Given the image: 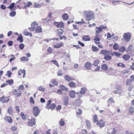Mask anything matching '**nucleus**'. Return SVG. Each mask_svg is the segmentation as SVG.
Returning <instances> with one entry per match:
<instances>
[{
  "label": "nucleus",
  "instance_id": "22",
  "mask_svg": "<svg viewBox=\"0 0 134 134\" xmlns=\"http://www.w3.org/2000/svg\"><path fill=\"white\" fill-rule=\"evenodd\" d=\"M35 31L37 33L41 32H42V28L40 26H37L35 30Z\"/></svg>",
  "mask_w": 134,
  "mask_h": 134
},
{
  "label": "nucleus",
  "instance_id": "10",
  "mask_svg": "<svg viewBox=\"0 0 134 134\" xmlns=\"http://www.w3.org/2000/svg\"><path fill=\"white\" fill-rule=\"evenodd\" d=\"M4 119L6 121H7L9 123H11L13 121L12 119L10 116H5L4 118Z\"/></svg>",
  "mask_w": 134,
  "mask_h": 134
},
{
  "label": "nucleus",
  "instance_id": "47",
  "mask_svg": "<svg viewBox=\"0 0 134 134\" xmlns=\"http://www.w3.org/2000/svg\"><path fill=\"white\" fill-rule=\"evenodd\" d=\"M132 81L131 79H128L127 80L126 84L127 85H129L131 84Z\"/></svg>",
  "mask_w": 134,
  "mask_h": 134
},
{
  "label": "nucleus",
  "instance_id": "20",
  "mask_svg": "<svg viewBox=\"0 0 134 134\" xmlns=\"http://www.w3.org/2000/svg\"><path fill=\"white\" fill-rule=\"evenodd\" d=\"M130 57V56L127 54L124 55L122 57V58L124 60H127L129 59Z\"/></svg>",
  "mask_w": 134,
  "mask_h": 134
},
{
  "label": "nucleus",
  "instance_id": "56",
  "mask_svg": "<svg viewBox=\"0 0 134 134\" xmlns=\"http://www.w3.org/2000/svg\"><path fill=\"white\" fill-rule=\"evenodd\" d=\"M118 66H121L122 68H124L125 66V65L122 63H120L118 64Z\"/></svg>",
  "mask_w": 134,
  "mask_h": 134
},
{
  "label": "nucleus",
  "instance_id": "30",
  "mask_svg": "<svg viewBox=\"0 0 134 134\" xmlns=\"http://www.w3.org/2000/svg\"><path fill=\"white\" fill-rule=\"evenodd\" d=\"M24 34L26 36H30L31 37H32V34L31 33L29 32L28 31H26V30L24 31Z\"/></svg>",
  "mask_w": 134,
  "mask_h": 134
},
{
  "label": "nucleus",
  "instance_id": "45",
  "mask_svg": "<svg viewBox=\"0 0 134 134\" xmlns=\"http://www.w3.org/2000/svg\"><path fill=\"white\" fill-rule=\"evenodd\" d=\"M94 40V41H99L100 40V38H99V35H96Z\"/></svg>",
  "mask_w": 134,
  "mask_h": 134
},
{
  "label": "nucleus",
  "instance_id": "27",
  "mask_svg": "<svg viewBox=\"0 0 134 134\" xmlns=\"http://www.w3.org/2000/svg\"><path fill=\"white\" fill-rule=\"evenodd\" d=\"M100 62L99 60L98 59H97L95 60L94 62V63L93 64L94 66H98V64Z\"/></svg>",
  "mask_w": 134,
  "mask_h": 134
},
{
  "label": "nucleus",
  "instance_id": "12",
  "mask_svg": "<svg viewBox=\"0 0 134 134\" xmlns=\"http://www.w3.org/2000/svg\"><path fill=\"white\" fill-rule=\"evenodd\" d=\"M87 90V89L85 87H82L81 88V90L80 91V93L81 94H85Z\"/></svg>",
  "mask_w": 134,
  "mask_h": 134
},
{
  "label": "nucleus",
  "instance_id": "9",
  "mask_svg": "<svg viewBox=\"0 0 134 134\" xmlns=\"http://www.w3.org/2000/svg\"><path fill=\"white\" fill-rule=\"evenodd\" d=\"M75 91L74 90H71L69 92V93L70 96L72 98H74L75 97Z\"/></svg>",
  "mask_w": 134,
  "mask_h": 134
},
{
  "label": "nucleus",
  "instance_id": "48",
  "mask_svg": "<svg viewBox=\"0 0 134 134\" xmlns=\"http://www.w3.org/2000/svg\"><path fill=\"white\" fill-rule=\"evenodd\" d=\"M107 102L108 103H114L115 102L113 100V99L111 98H110L108 100Z\"/></svg>",
  "mask_w": 134,
  "mask_h": 134
},
{
  "label": "nucleus",
  "instance_id": "34",
  "mask_svg": "<svg viewBox=\"0 0 134 134\" xmlns=\"http://www.w3.org/2000/svg\"><path fill=\"white\" fill-rule=\"evenodd\" d=\"M0 102H1L2 103H4L8 102V100L5 101L4 97L2 96L0 98Z\"/></svg>",
  "mask_w": 134,
  "mask_h": 134
},
{
  "label": "nucleus",
  "instance_id": "43",
  "mask_svg": "<svg viewBox=\"0 0 134 134\" xmlns=\"http://www.w3.org/2000/svg\"><path fill=\"white\" fill-rule=\"evenodd\" d=\"M15 4L14 3H12L7 8L10 9H13L14 6Z\"/></svg>",
  "mask_w": 134,
  "mask_h": 134
},
{
  "label": "nucleus",
  "instance_id": "53",
  "mask_svg": "<svg viewBox=\"0 0 134 134\" xmlns=\"http://www.w3.org/2000/svg\"><path fill=\"white\" fill-rule=\"evenodd\" d=\"M82 113V111L81 109H80V108H79L78 109V111L76 113L78 115H80Z\"/></svg>",
  "mask_w": 134,
  "mask_h": 134
},
{
  "label": "nucleus",
  "instance_id": "58",
  "mask_svg": "<svg viewBox=\"0 0 134 134\" xmlns=\"http://www.w3.org/2000/svg\"><path fill=\"white\" fill-rule=\"evenodd\" d=\"M10 56L12 57V58H11L9 60V61L10 62H11L13 60H14L15 58L14 57V56L13 55L11 54L10 55Z\"/></svg>",
  "mask_w": 134,
  "mask_h": 134
},
{
  "label": "nucleus",
  "instance_id": "63",
  "mask_svg": "<svg viewBox=\"0 0 134 134\" xmlns=\"http://www.w3.org/2000/svg\"><path fill=\"white\" fill-rule=\"evenodd\" d=\"M30 103H32V104L34 103V99H33V97H30Z\"/></svg>",
  "mask_w": 134,
  "mask_h": 134
},
{
  "label": "nucleus",
  "instance_id": "37",
  "mask_svg": "<svg viewBox=\"0 0 134 134\" xmlns=\"http://www.w3.org/2000/svg\"><path fill=\"white\" fill-rule=\"evenodd\" d=\"M111 54L112 55H115L116 57H119L121 55V54L119 53L114 52H113Z\"/></svg>",
  "mask_w": 134,
  "mask_h": 134
},
{
  "label": "nucleus",
  "instance_id": "35",
  "mask_svg": "<svg viewBox=\"0 0 134 134\" xmlns=\"http://www.w3.org/2000/svg\"><path fill=\"white\" fill-rule=\"evenodd\" d=\"M119 46L118 43H115L113 46V48L115 50H117L119 48Z\"/></svg>",
  "mask_w": 134,
  "mask_h": 134
},
{
  "label": "nucleus",
  "instance_id": "25",
  "mask_svg": "<svg viewBox=\"0 0 134 134\" xmlns=\"http://www.w3.org/2000/svg\"><path fill=\"white\" fill-rule=\"evenodd\" d=\"M91 64L90 62H86L85 64L84 67L87 69H89L91 66Z\"/></svg>",
  "mask_w": 134,
  "mask_h": 134
},
{
  "label": "nucleus",
  "instance_id": "8",
  "mask_svg": "<svg viewBox=\"0 0 134 134\" xmlns=\"http://www.w3.org/2000/svg\"><path fill=\"white\" fill-rule=\"evenodd\" d=\"M102 121L103 120H100L97 123V125L100 128L103 127L104 126L105 122Z\"/></svg>",
  "mask_w": 134,
  "mask_h": 134
},
{
  "label": "nucleus",
  "instance_id": "23",
  "mask_svg": "<svg viewBox=\"0 0 134 134\" xmlns=\"http://www.w3.org/2000/svg\"><path fill=\"white\" fill-rule=\"evenodd\" d=\"M12 108L10 107L9 108L7 112L8 114L10 115H13V112L12 110Z\"/></svg>",
  "mask_w": 134,
  "mask_h": 134
},
{
  "label": "nucleus",
  "instance_id": "17",
  "mask_svg": "<svg viewBox=\"0 0 134 134\" xmlns=\"http://www.w3.org/2000/svg\"><path fill=\"white\" fill-rule=\"evenodd\" d=\"M104 59L106 61H109L111 59L112 57L110 55H106L104 57Z\"/></svg>",
  "mask_w": 134,
  "mask_h": 134
},
{
  "label": "nucleus",
  "instance_id": "57",
  "mask_svg": "<svg viewBox=\"0 0 134 134\" xmlns=\"http://www.w3.org/2000/svg\"><path fill=\"white\" fill-rule=\"evenodd\" d=\"M11 129L12 131H14L17 130V127L16 126H13L11 127Z\"/></svg>",
  "mask_w": 134,
  "mask_h": 134
},
{
  "label": "nucleus",
  "instance_id": "40",
  "mask_svg": "<svg viewBox=\"0 0 134 134\" xmlns=\"http://www.w3.org/2000/svg\"><path fill=\"white\" fill-rule=\"evenodd\" d=\"M16 14V12L15 11H12L10 12L9 13L10 16L12 17H14Z\"/></svg>",
  "mask_w": 134,
  "mask_h": 134
},
{
  "label": "nucleus",
  "instance_id": "13",
  "mask_svg": "<svg viewBox=\"0 0 134 134\" xmlns=\"http://www.w3.org/2000/svg\"><path fill=\"white\" fill-rule=\"evenodd\" d=\"M63 30L62 29H59L57 30V33L59 36H61L63 34Z\"/></svg>",
  "mask_w": 134,
  "mask_h": 134
},
{
  "label": "nucleus",
  "instance_id": "2",
  "mask_svg": "<svg viewBox=\"0 0 134 134\" xmlns=\"http://www.w3.org/2000/svg\"><path fill=\"white\" fill-rule=\"evenodd\" d=\"M131 37V35L129 32L124 33L123 35V39L125 41L128 42L130 41Z\"/></svg>",
  "mask_w": 134,
  "mask_h": 134
},
{
  "label": "nucleus",
  "instance_id": "38",
  "mask_svg": "<svg viewBox=\"0 0 134 134\" xmlns=\"http://www.w3.org/2000/svg\"><path fill=\"white\" fill-rule=\"evenodd\" d=\"M92 50L94 52H96L99 50V49L96 47L93 46L92 47Z\"/></svg>",
  "mask_w": 134,
  "mask_h": 134
},
{
  "label": "nucleus",
  "instance_id": "55",
  "mask_svg": "<svg viewBox=\"0 0 134 134\" xmlns=\"http://www.w3.org/2000/svg\"><path fill=\"white\" fill-rule=\"evenodd\" d=\"M62 71L61 70H60L58 72L57 76H61L63 74L62 73Z\"/></svg>",
  "mask_w": 134,
  "mask_h": 134
},
{
  "label": "nucleus",
  "instance_id": "59",
  "mask_svg": "<svg viewBox=\"0 0 134 134\" xmlns=\"http://www.w3.org/2000/svg\"><path fill=\"white\" fill-rule=\"evenodd\" d=\"M11 74L12 73L11 71H7V74L5 75L8 76L9 77H10Z\"/></svg>",
  "mask_w": 134,
  "mask_h": 134
},
{
  "label": "nucleus",
  "instance_id": "21",
  "mask_svg": "<svg viewBox=\"0 0 134 134\" xmlns=\"http://www.w3.org/2000/svg\"><path fill=\"white\" fill-rule=\"evenodd\" d=\"M61 90H65L66 91H67L68 90V88L64 86V85H61L59 86Z\"/></svg>",
  "mask_w": 134,
  "mask_h": 134
},
{
  "label": "nucleus",
  "instance_id": "6",
  "mask_svg": "<svg viewBox=\"0 0 134 134\" xmlns=\"http://www.w3.org/2000/svg\"><path fill=\"white\" fill-rule=\"evenodd\" d=\"M35 118H31L29 120L27 124L28 125L32 126L33 125H35Z\"/></svg>",
  "mask_w": 134,
  "mask_h": 134
},
{
  "label": "nucleus",
  "instance_id": "3",
  "mask_svg": "<svg viewBox=\"0 0 134 134\" xmlns=\"http://www.w3.org/2000/svg\"><path fill=\"white\" fill-rule=\"evenodd\" d=\"M40 112V109L37 106H35L33 107V113L35 116H37L38 115Z\"/></svg>",
  "mask_w": 134,
  "mask_h": 134
},
{
  "label": "nucleus",
  "instance_id": "5",
  "mask_svg": "<svg viewBox=\"0 0 134 134\" xmlns=\"http://www.w3.org/2000/svg\"><path fill=\"white\" fill-rule=\"evenodd\" d=\"M53 24L58 27L63 28L64 26V24L62 22H58L55 21L54 23Z\"/></svg>",
  "mask_w": 134,
  "mask_h": 134
},
{
  "label": "nucleus",
  "instance_id": "44",
  "mask_svg": "<svg viewBox=\"0 0 134 134\" xmlns=\"http://www.w3.org/2000/svg\"><path fill=\"white\" fill-rule=\"evenodd\" d=\"M51 62L53 63L54 64L57 65L58 67H59V64L56 60H52Z\"/></svg>",
  "mask_w": 134,
  "mask_h": 134
},
{
  "label": "nucleus",
  "instance_id": "41",
  "mask_svg": "<svg viewBox=\"0 0 134 134\" xmlns=\"http://www.w3.org/2000/svg\"><path fill=\"white\" fill-rule=\"evenodd\" d=\"M6 82L8 83L9 85H11L13 82V80L12 79L7 80L6 81Z\"/></svg>",
  "mask_w": 134,
  "mask_h": 134
},
{
  "label": "nucleus",
  "instance_id": "60",
  "mask_svg": "<svg viewBox=\"0 0 134 134\" xmlns=\"http://www.w3.org/2000/svg\"><path fill=\"white\" fill-rule=\"evenodd\" d=\"M56 93L59 94L61 95L62 93V91L61 89H58Z\"/></svg>",
  "mask_w": 134,
  "mask_h": 134
},
{
  "label": "nucleus",
  "instance_id": "54",
  "mask_svg": "<svg viewBox=\"0 0 134 134\" xmlns=\"http://www.w3.org/2000/svg\"><path fill=\"white\" fill-rule=\"evenodd\" d=\"M121 1H113L112 2V3L114 5H116L117 4V2H121Z\"/></svg>",
  "mask_w": 134,
  "mask_h": 134
},
{
  "label": "nucleus",
  "instance_id": "19",
  "mask_svg": "<svg viewBox=\"0 0 134 134\" xmlns=\"http://www.w3.org/2000/svg\"><path fill=\"white\" fill-rule=\"evenodd\" d=\"M62 17V18L65 20H68L69 18V17L68 14L66 13L63 14Z\"/></svg>",
  "mask_w": 134,
  "mask_h": 134
},
{
  "label": "nucleus",
  "instance_id": "4",
  "mask_svg": "<svg viewBox=\"0 0 134 134\" xmlns=\"http://www.w3.org/2000/svg\"><path fill=\"white\" fill-rule=\"evenodd\" d=\"M107 27L105 26H104L103 25H101L99 26L98 27H97L95 29L96 30V34H98L99 33L101 32L102 31V29H105Z\"/></svg>",
  "mask_w": 134,
  "mask_h": 134
},
{
  "label": "nucleus",
  "instance_id": "61",
  "mask_svg": "<svg viewBox=\"0 0 134 134\" xmlns=\"http://www.w3.org/2000/svg\"><path fill=\"white\" fill-rule=\"evenodd\" d=\"M67 39L66 37L65 36H60V40H62L64 39L65 40H66Z\"/></svg>",
  "mask_w": 134,
  "mask_h": 134
},
{
  "label": "nucleus",
  "instance_id": "18",
  "mask_svg": "<svg viewBox=\"0 0 134 134\" xmlns=\"http://www.w3.org/2000/svg\"><path fill=\"white\" fill-rule=\"evenodd\" d=\"M65 79L67 81H70L72 80L73 79L67 75H65L64 77Z\"/></svg>",
  "mask_w": 134,
  "mask_h": 134
},
{
  "label": "nucleus",
  "instance_id": "33",
  "mask_svg": "<svg viewBox=\"0 0 134 134\" xmlns=\"http://www.w3.org/2000/svg\"><path fill=\"white\" fill-rule=\"evenodd\" d=\"M86 125L88 129H91V125L89 120H87L86 121Z\"/></svg>",
  "mask_w": 134,
  "mask_h": 134
},
{
  "label": "nucleus",
  "instance_id": "64",
  "mask_svg": "<svg viewBox=\"0 0 134 134\" xmlns=\"http://www.w3.org/2000/svg\"><path fill=\"white\" fill-rule=\"evenodd\" d=\"M20 115L24 119H25V116L23 112H22L20 113Z\"/></svg>",
  "mask_w": 134,
  "mask_h": 134
},
{
  "label": "nucleus",
  "instance_id": "28",
  "mask_svg": "<svg viewBox=\"0 0 134 134\" xmlns=\"http://www.w3.org/2000/svg\"><path fill=\"white\" fill-rule=\"evenodd\" d=\"M134 108L132 107H130L129 109V113L132 114L134 112Z\"/></svg>",
  "mask_w": 134,
  "mask_h": 134
},
{
  "label": "nucleus",
  "instance_id": "29",
  "mask_svg": "<svg viewBox=\"0 0 134 134\" xmlns=\"http://www.w3.org/2000/svg\"><path fill=\"white\" fill-rule=\"evenodd\" d=\"M65 100L64 102V104L65 105H67L68 104L69 97H65L64 98Z\"/></svg>",
  "mask_w": 134,
  "mask_h": 134
},
{
  "label": "nucleus",
  "instance_id": "32",
  "mask_svg": "<svg viewBox=\"0 0 134 134\" xmlns=\"http://www.w3.org/2000/svg\"><path fill=\"white\" fill-rule=\"evenodd\" d=\"M93 121L94 122H97L98 121L97 116L96 114H95L93 118Z\"/></svg>",
  "mask_w": 134,
  "mask_h": 134
},
{
  "label": "nucleus",
  "instance_id": "24",
  "mask_svg": "<svg viewBox=\"0 0 134 134\" xmlns=\"http://www.w3.org/2000/svg\"><path fill=\"white\" fill-rule=\"evenodd\" d=\"M18 41H19L20 43L22 42L23 41V38L21 34H20L17 40Z\"/></svg>",
  "mask_w": 134,
  "mask_h": 134
},
{
  "label": "nucleus",
  "instance_id": "39",
  "mask_svg": "<svg viewBox=\"0 0 134 134\" xmlns=\"http://www.w3.org/2000/svg\"><path fill=\"white\" fill-rule=\"evenodd\" d=\"M59 124L62 126H63L65 124V122L64 120L62 119H61L59 121Z\"/></svg>",
  "mask_w": 134,
  "mask_h": 134
},
{
  "label": "nucleus",
  "instance_id": "1",
  "mask_svg": "<svg viewBox=\"0 0 134 134\" xmlns=\"http://www.w3.org/2000/svg\"><path fill=\"white\" fill-rule=\"evenodd\" d=\"M84 15L86 17V21H90L94 18V13L92 11H84L83 12Z\"/></svg>",
  "mask_w": 134,
  "mask_h": 134
},
{
  "label": "nucleus",
  "instance_id": "51",
  "mask_svg": "<svg viewBox=\"0 0 134 134\" xmlns=\"http://www.w3.org/2000/svg\"><path fill=\"white\" fill-rule=\"evenodd\" d=\"M24 87L23 86V85H20L18 87V90H24Z\"/></svg>",
  "mask_w": 134,
  "mask_h": 134
},
{
  "label": "nucleus",
  "instance_id": "16",
  "mask_svg": "<svg viewBox=\"0 0 134 134\" xmlns=\"http://www.w3.org/2000/svg\"><path fill=\"white\" fill-rule=\"evenodd\" d=\"M82 40L84 41H89L90 40V38L88 35H85L82 38Z\"/></svg>",
  "mask_w": 134,
  "mask_h": 134
},
{
  "label": "nucleus",
  "instance_id": "14",
  "mask_svg": "<svg viewBox=\"0 0 134 134\" xmlns=\"http://www.w3.org/2000/svg\"><path fill=\"white\" fill-rule=\"evenodd\" d=\"M100 54H103L104 55H108L109 54V52L108 51L105 50H102L100 51Z\"/></svg>",
  "mask_w": 134,
  "mask_h": 134
},
{
  "label": "nucleus",
  "instance_id": "52",
  "mask_svg": "<svg viewBox=\"0 0 134 134\" xmlns=\"http://www.w3.org/2000/svg\"><path fill=\"white\" fill-rule=\"evenodd\" d=\"M38 89L40 91H44L45 90V88H43L42 86H40L38 87Z\"/></svg>",
  "mask_w": 134,
  "mask_h": 134
},
{
  "label": "nucleus",
  "instance_id": "46",
  "mask_svg": "<svg viewBox=\"0 0 134 134\" xmlns=\"http://www.w3.org/2000/svg\"><path fill=\"white\" fill-rule=\"evenodd\" d=\"M125 48L124 46H122L120 48L119 51L120 52H122L125 51Z\"/></svg>",
  "mask_w": 134,
  "mask_h": 134
},
{
  "label": "nucleus",
  "instance_id": "50",
  "mask_svg": "<svg viewBox=\"0 0 134 134\" xmlns=\"http://www.w3.org/2000/svg\"><path fill=\"white\" fill-rule=\"evenodd\" d=\"M50 107L51 109L52 110H53L55 108V104L53 103L51 105Z\"/></svg>",
  "mask_w": 134,
  "mask_h": 134
},
{
  "label": "nucleus",
  "instance_id": "15",
  "mask_svg": "<svg viewBox=\"0 0 134 134\" xmlns=\"http://www.w3.org/2000/svg\"><path fill=\"white\" fill-rule=\"evenodd\" d=\"M68 85L69 87L71 88H75L76 87V84L75 83L71 81L68 84Z\"/></svg>",
  "mask_w": 134,
  "mask_h": 134
},
{
  "label": "nucleus",
  "instance_id": "42",
  "mask_svg": "<svg viewBox=\"0 0 134 134\" xmlns=\"http://www.w3.org/2000/svg\"><path fill=\"white\" fill-rule=\"evenodd\" d=\"M29 60V59L25 57H21L20 60L22 61H27Z\"/></svg>",
  "mask_w": 134,
  "mask_h": 134
},
{
  "label": "nucleus",
  "instance_id": "31",
  "mask_svg": "<svg viewBox=\"0 0 134 134\" xmlns=\"http://www.w3.org/2000/svg\"><path fill=\"white\" fill-rule=\"evenodd\" d=\"M82 101L80 99H78L76 102V105L77 106L80 105L82 103Z\"/></svg>",
  "mask_w": 134,
  "mask_h": 134
},
{
  "label": "nucleus",
  "instance_id": "26",
  "mask_svg": "<svg viewBox=\"0 0 134 134\" xmlns=\"http://www.w3.org/2000/svg\"><path fill=\"white\" fill-rule=\"evenodd\" d=\"M51 83H52L54 86H57L58 85V82H57L56 80L54 79H52L51 82Z\"/></svg>",
  "mask_w": 134,
  "mask_h": 134
},
{
  "label": "nucleus",
  "instance_id": "62",
  "mask_svg": "<svg viewBox=\"0 0 134 134\" xmlns=\"http://www.w3.org/2000/svg\"><path fill=\"white\" fill-rule=\"evenodd\" d=\"M52 48L49 47L47 49V51L48 52L49 54L51 53L52 52Z\"/></svg>",
  "mask_w": 134,
  "mask_h": 134
},
{
  "label": "nucleus",
  "instance_id": "7",
  "mask_svg": "<svg viewBox=\"0 0 134 134\" xmlns=\"http://www.w3.org/2000/svg\"><path fill=\"white\" fill-rule=\"evenodd\" d=\"M38 25V24L36 21H35L31 23V26L32 27H29L28 29L31 30V31H34L36 27Z\"/></svg>",
  "mask_w": 134,
  "mask_h": 134
},
{
  "label": "nucleus",
  "instance_id": "36",
  "mask_svg": "<svg viewBox=\"0 0 134 134\" xmlns=\"http://www.w3.org/2000/svg\"><path fill=\"white\" fill-rule=\"evenodd\" d=\"M101 69L102 70H106L107 69V65L105 64H103L101 66Z\"/></svg>",
  "mask_w": 134,
  "mask_h": 134
},
{
  "label": "nucleus",
  "instance_id": "49",
  "mask_svg": "<svg viewBox=\"0 0 134 134\" xmlns=\"http://www.w3.org/2000/svg\"><path fill=\"white\" fill-rule=\"evenodd\" d=\"M24 46L25 45L21 43L19 46V47L20 49L22 50L24 48Z\"/></svg>",
  "mask_w": 134,
  "mask_h": 134
},
{
  "label": "nucleus",
  "instance_id": "11",
  "mask_svg": "<svg viewBox=\"0 0 134 134\" xmlns=\"http://www.w3.org/2000/svg\"><path fill=\"white\" fill-rule=\"evenodd\" d=\"M64 45V44L62 42H60L54 46V47L55 48H58L62 47Z\"/></svg>",
  "mask_w": 134,
  "mask_h": 134
}]
</instances>
